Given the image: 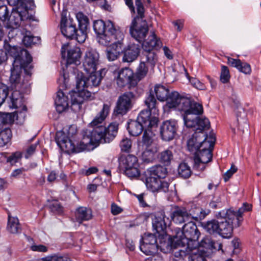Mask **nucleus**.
Wrapping results in <instances>:
<instances>
[{"instance_id":"obj_60","label":"nucleus","mask_w":261,"mask_h":261,"mask_svg":"<svg viewBox=\"0 0 261 261\" xmlns=\"http://www.w3.org/2000/svg\"><path fill=\"white\" fill-rule=\"evenodd\" d=\"M10 5L16 7H24L25 4H28L27 0H7Z\"/></svg>"},{"instance_id":"obj_13","label":"nucleus","mask_w":261,"mask_h":261,"mask_svg":"<svg viewBox=\"0 0 261 261\" xmlns=\"http://www.w3.org/2000/svg\"><path fill=\"white\" fill-rule=\"evenodd\" d=\"M119 161L120 167L124 169V173L127 177L134 178L139 176V165L136 156L132 154L122 155Z\"/></svg>"},{"instance_id":"obj_36","label":"nucleus","mask_w":261,"mask_h":261,"mask_svg":"<svg viewBox=\"0 0 261 261\" xmlns=\"http://www.w3.org/2000/svg\"><path fill=\"white\" fill-rule=\"evenodd\" d=\"M195 122L193 125L189 128H195L196 132H203L204 129L208 128L210 125L209 120L206 118H199L198 116L193 119Z\"/></svg>"},{"instance_id":"obj_21","label":"nucleus","mask_w":261,"mask_h":261,"mask_svg":"<svg viewBox=\"0 0 261 261\" xmlns=\"http://www.w3.org/2000/svg\"><path fill=\"white\" fill-rule=\"evenodd\" d=\"M56 141L62 150H64L68 152H76L75 145L64 132L59 131L57 132Z\"/></svg>"},{"instance_id":"obj_6","label":"nucleus","mask_w":261,"mask_h":261,"mask_svg":"<svg viewBox=\"0 0 261 261\" xmlns=\"http://www.w3.org/2000/svg\"><path fill=\"white\" fill-rule=\"evenodd\" d=\"M110 111V105L104 104L99 115V144L110 143L116 137L118 129V125L112 123L108 126L100 125L101 121L103 120Z\"/></svg>"},{"instance_id":"obj_1","label":"nucleus","mask_w":261,"mask_h":261,"mask_svg":"<svg viewBox=\"0 0 261 261\" xmlns=\"http://www.w3.org/2000/svg\"><path fill=\"white\" fill-rule=\"evenodd\" d=\"M98 65V56L96 53L92 50L87 51L84 57L83 67L85 71L89 74L88 78H86L83 72L78 70L75 72L76 87L79 92L74 93L72 96V100L73 103H80L82 102L85 98L91 96V92L86 90V88L92 89L98 86V80L97 77V67ZM91 92L94 93V91Z\"/></svg>"},{"instance_id":"obj_29","label":"nucleus","mask_w":261,"mask_h":261,"mask_svg":"<svg viewBox=\"0 0 261 261\" xmlns=\"http://www.w3.org/2000/svg\"><path fill=\"white\" fill-rule=\"evenodd\" d=\"M141 61L148 66L150 71L153 72L154 67L158 62V57L153 50H144Z\"/></svg>"},{"instance_id":"obj_10","label":"nucleus","mask_w":261,"mask_h":261,"mask_svg":"<svg viewBox=\"0 0 261 261\" xmlns=\"http://www.w3.org/2000/svg\"><path fill=\"white\" fill-rule=\"evenodd\" d=\"M20 60L16 59V60L13 63V67L11 69L9 82L11 84V87L13 89H22L27 87V84H25L21 81V74L22 69H24L27 74L31 75L32 73L31 70L33 69V66L31 64H20Z\"/></svg>"},{"instance_id":"obj_2","label":"nucleus","mask_w":261,"mask_h":261,"mask_svg":"<svg viewBox=\"0 0 261 261\" xmlns=\"http://www.w3.org/2000/svg\"><path fill=\"white\" fill-rule=\"evenodd\" d=\"M124 35L119 29H116L110 21H104L99 19V44L108 46L114 41L106 50V56L109 61L118 59L122 51Z\"/></svg>"},{"instance_id":"obj_7","label":"nucleus","mask_w":261,"mask_h":261,"mask_svg":"<svg viewBox=\"0 0 261 261\" xmlns=\"http://www.w3.org/2000/svg\"><path fill=\"white\" fill-rule=\"evenodd\" d=\"M28 4H25L24 7H16L13 9L11 15L8 17V27L12 29L8 33V37L10 42L11 43V37L15 32V29H17L20 25L21 22L29 18L28 10L32 9L34 7V2L33 0H27Z\"/></svg>"},{"instance_id":"obj_62","label":"nucleus","mask_w":261,"mask_h":261,"mask_svg":"<svg viewBox=\"0 0 261 261\" xmlns=\"http://www.w3.org/2000/svg\"><path fill=\"white\" fill-rule=\"evenodd\" d=\"M38 40V38L26 35L24 36L23 39V41L24 44L27 46H30L32 44H34L36 43V40Z\"/></svg>"},{"instance_id":"obj_14","label":"nucleus","mask_w":261,"mask_h":261,"mask_svg":"<svg viewBox=\"0 0 261 261\" xmlns=\"http://www.w3.org/2000/svg\"><path fill=\"white\" fill-rule=\"evenodd\" d=\"M4 47L7 54L8 53L13 57V62L16 59H18L20 61V64L31 63L32 58L26 49L18 47L12 43H8L7 41H5Z\"/></svg>"},{"instance_id":"obj_50","label":"nucleus","mask_w":261,"mask_h":261,"mask_svg":"<svg viewBox=\"0 0 261 261\" xmlns=\"http://www.w3.org/2000/svg\"><path fill=\"white\" fill-rule=\"evenodd\" d=\"M133 74L132 71L128 68L122 69L118 72V75L120 77H122L123 80H124V81H127L128 82H130Z\"/></svg>"},{"instance_id":"obj_26","label":"nucleus","mask_w":261,"mask_h":261,"mask_svg":"<svg viewBox=\"0 0 261 261\" xmlns=\"http://www.w3.org/2000/svg\"><path fill=\"white\" fill-rule=\"evenodd\" d=\"M142 46L144 50H153L154 48H160L162 42L154 32H151L147 39L142 42Z\"/></svg>"},{"instance_id":"obj_33","label":"nucleus","mask_w":261,"mask_h":261,"mask_svg":"<svg viewBox=\"0 0 261 261\" xmlns=\"http://www.w3.org/2000/svg\"><path fill=\"white\" fill-rule=\"evenodd\" d=\"M150 175L156 177L160 179L165 178L168 174L167 169L164 166L158 165L152 166L146 171Z\"/></svg>"},{"instance_id":"obj_38","label":"nucleus","mask_w":261,"mask_h":261,"mask_svg":"<svg viewBox=\"0 0 261 261\" xmlns=\"http://www.w3.org/2000/svg\"><path fill=\"white\" fill-rule=\"evenodd\" d=\"M158 99L161 101H164L167 98L170 94L169 90L163 85H156L154 88V92Z\"/></svg>"},{"instance_id":"obj_42","label":"nucleus","mask_w":261,"mask_h":261,"mask_svg":"<svg viewBox=\"0 0 261 261\" xmlns=\"http://www.w3.org/2000/svg\"><path fill=\"white\" fill-rule=\"evenodd\" d=\"M159 159L160 162L164 165H169L173 159V153L169 149L164 150L160 153Z\"/></svg>"},{"instance_id":"obj_28","label":"nucleus","mask_w":261,"mask_h":261,"mask_svg":"<svg viewBox=\"0 0 261 261\" xmlns=\"http://www.w3.org/2000/svg\"><path fill=\"white\" fill-rule=\"evenodd\" d=\"M170 217L171 221L172 220L176 224H180L190 220L188 211L185 207H177L171 214Z\"/></svg>"},{"instance_id":"obj_34","label":"nucleus","mask_w":261,"mask_h":261,"mask_svg":"<svg viewBox=\"0 0 261 261\" xmlns=\"http://www.w3.org/2000/svg\"><path fill=\"white\" fill-rule=\"evenodd\" d=\"M150 129H145L144 132L142 137L143 146L145 148L158 147L157 143L154 139V135Z\"/></svg>"},{"instance_id":"obj_25","label":"nucleus","mask_w":261,"mask_h":261,"mask_svg":"<svg viewBox=\"0 0 261 261\" xmlns=\"http://www.w3.org/2000/svg\"><path fill=\"white\" fill-rule=\"evenodd\" d=\"M60 25L61 32L64 36L69 38H73L75 36L76 29L75 25L72 23V20L62 17Z\"/></svg>"},{"instance_id":"obj_31","label":"nucleus","mask_w":261,"mask_h":261,"mask_svg":"<svg viewBox=\"0 0 261 261\" xmlns=\"http://www.w3.org/2000/svg\"><path fill=\"white\" fill-rule=\"evenodd\" d=\"M55 105L57 111L59 113L64 112L69 108L68 98L61 90L58 91L57 93Z\"/></svg>"},{"instance_id":"obj_9","label":"nucleus","mask_w":261,"mask_h":261,"mask_svg":"<svg viewBox=\"0 0 261 261\" xmlns=\"http://www.w3.org/2000/svg\"><path fill=\"white\" fill-rule=\"evenodd\" d=\"M98 117L96 116L84 132L83 138L79 144L81 151L93 150L98 146Z\"/></svg>"},{"instance_id":"obj_61","label":"nucleus","mask_w":261,"mask_h":261,"mask_svg":"<svg viewBox=\"0 0 261 261\" xmlns=\"http://www.w3.org/2000/svg\"><path fill=\"white\" fill-rule=\"evenodd\" d=\"M188 253V251H185L182 249H178L175 252V256L177 258L174 259V261H184V257Z\"/></svg>"},{"instance_id":"obj_44","label":"nucleus","mask_w":261,"mask_h":261,"mask_svg":"<svg viewBox=\"0 0 261 261\" xmlns=\"http://www.w3.org/2000/svg\"><path fill=\"white\" fill-rule=\"evenodd\" d=\"M179 175L184 178H188L191 175L192 171L189 166L186 163H181L178 168Z\"/></svg>"},{"instance_id":"obj_39","label":"nucleus","mask_w":261,"mask_h":261,"mask_svg":"<svg viewBox=\"0 0 261 261\" xmlns=\"http://www.w3.org/2000/svg\"><path fill=\"white\" fill-rule=\"evenodd\" d=\"M252 205L247 203H244L243 206L240 207L237 212L234 211L237 219V223L234 224V227H239L242 221V216L243 214L245 212L251 211Z\"/></svg>"},{"instance_id":"obj_35","label":"nucleus","mask_w":261,"mask_h":261,"mask_svg":"<svg viewBox=\"0 0 261 261\" xmlns=\"http://www.w3.org/2000/svg\"><path fill=\"white\" fill-rule=\"evenodd\" d=\"M209 213L208 210H205L200 207H195L188 211V215L190 220H198L204 219Z\"/></svg>"},{"instance_id":"obj_16","label":"nucleus","mask_w":261,"mask_h":261,"mask_svg":"<svg viewBox=\"0 0 261 261\" xmlns=\"http://www.w3.org/2000/svg\"><path fill=\"white\" fill-rule=\"evenodd\" d=\"M147 188L152 192H167L169 190V184L156 177L150 175L145 172V181Z\"/></svg>"},{"instance_id":"obj_45","label":"nucleus","mask_w":261,"mask_h":261,"mask_svg":"<svg viewBox=\"0 0 261 261\" xmlns=\"http://www.w3.org/2000/svg\"><path fill=\"white\" fill-rule=\"evenodd\" d=\"M149 71H150V68L148 66L141 61L136 73L137 78L139 81L142 80L146 76Z\"/></svg>"},{"instance_id":"obj_47","label":"nucleus","mask_w":261,"mask_h":261,"mask_svg":"<svg viewBox=\"0 0 261 261\" xmlns=\"http://www.w3.org/2000/svg\"><path fill=\"white\" fill-rule=\"evenodd\" d=\"M48 202L47 206L52 213L56 214L62 213L63 207L58 200H53Z\"/></svg>"},{"instance_id":"obj_5","label":"nucleus","mask_w":261,"mask_h":261,"mask_svg":"<svg viewBox=\"0 0 261 261\" xmlns=\"http://www.w3.org/2000/svg\"><path fill=\"white\" fill-rule=\"evenodd\" d=\"M158 121L156 117H150L148 111L143 110L139 113L136 120H131L128 122L127 129L130 135L138 136L144 129L145 130L156 126Z\"/></svg>"},{"instance_id":"obj_54","label":"nucleus","mask_w":261,"mask_h":261,"mask_svg":"<svg viewBox=\"0 0 261 261\" xmlns=\"http://www.w3.org/2000/svg\"><path fill=\"white\" fill-rule=\"evenodd\" d=\"M230 79L229 71L228 67L225 66H222L220 75V80L223 83H227Z\"/></svg>"},{"instance_id":"obj_22","label":"nucleus","mask_w":261,"mask_h":261,"mask_svg":"<svg viewBox=\"0 0 261 261\" xmlns=\"http://www.w3.org/2000/svg\"><path fill=\"white\" fill-rule=\"evenodd\" d=\"M177 127V122L174 120L164 122L160 127L162 139L165 141L172 140L176 134Z\"/></svg>"},{"instance_id":"obj_43","label":"nucleus","mask_w":261,"mask_h":261,"mask_svg":"<svg viewBox=\"0 0 261 261\" xmlns=\"http://www.w3.org/2000/svg\"><path fill=\"white\" fill-rule=\"evenodd\" d=\"M201 246L205 248L210 249H217L218 250L222 249V245L218 242H215L211 239L206 238L202 240L200 242Z\"/></svg>"},{"instance_id":"obj_8","label":"nucleus","mask_w":261,"mask_h":261,"mask_svg":"<svg viewBox=\"0 0 261 261\" xmlns=\"http://www.w3.org/2000/svg\"><path fill=\"white\" fill-rule=\"evenodd\" d=\"M138 15L133 20L130 26L129 32L131 36L137 41L141 43L145 39L148 32L147 22L144 21L142 24H139L136 20L139 18L142 19L144 17V8L141 0H135Z\"/></svg>"},{"instance_id":"obj_63","label":"nucleus","mask_w":261,"mask_h":261,"mask_svg":"<svg viewBox=\"0 0 261 261\" xmlns=\"http://www.w3.org/2000/svg\"><path fill=\"white\" fill-rule=\"evenodd\" d=\"M237 171V168L234 166L231 165L230 169L227 170L223 175V178L225 182L227 181L230 177Z\"/></svg>"},{"instance_id":"obj_64","label":"nucleus","mask_w":261,"mask_h":261,"mask_svg":"<svg viewBox=\"0 0 261 261\" xmlns=\"http://www.w3.org/2000/svg\"><path fill=\"white\" fill-rule=\"evenodd\" d=\"M241 60L239 59H235L230 57L227 58V64L237 69L241 65Z\"/></svg>"},{"instance_id":"obj_4","label":"nucleus","mask_w":261,"mask_h":261,"mask_svg":"<svg viewBox=\"0 0 261 261\" xmlns=\"http://www.w3.org/2000/svg\"><path fill=\"white\" fill-rule=\"evenodd\" d=\"M216 141L215 135L210 133L208 142H204L201 144V148L195 152L193 157V168L198 171H203L206 165L212 159V150Z\"/></svg>"},{"instance_id":"obj_51","label":"nucleus","mask_w":261,"mask_h":261,"mask_svg":"<svg viewBox=\"0 0 261 261\" xmlns=\"http://www.w3.org/2000/svg\"><path fill=\"white\" fill-rule=\"evenodd\" d=\"M9 94L8 87L3 84H0V107L5 101Z\"/></svg>"},{"instance_id":"obj_15","label":"nucleus","mask_w":261,"mask_h":261,"mask_svg":"<svg viewBox=\"0 0 261 261\" xmlns=\"http://www.w3.org/2000/svg\"><path fill=\"white\" fill-rule=\"evenodd\" d=\"M134 94L132 92H126L120 96L117 102L114 112L116 115H124L133 106Z\"/></svg>"},{"instance_id":"obj_57","label":"nucleus","mask_w":261,"mask_h":261,"mask_svg":"<svg viewBox=\"0 0 261 261\" xmlns=\"http://www.w3.org/2000/svg\"><path fill=\"white\" fill-rule=\"evenodd\" d=\"M39 144V142H37L34 144H31L26 149L25 153L24 154V157L26 159H28L35 152L36 148Z\"/></svg>"},{"instance_id":"obj_17","label":"nucleus","mask_w":261,"mask_h":261,"mask_svg":"<svg viewBox=\"0 0 261 261\" xmlns=\"http://www.w3.org/2000/svg\"><path fill=\"white\" fill-rule=\"evenodd\" d=\"M61 54L63 58H66L67 64H74L75 65L80 64L81 51L79 47H73L69 48L68 43L65 44L62 46Z\"/></svg>"},{"instance_id":"obj_37","label":"nucleus","mask_w":261,"mask_h":261,"mask_svg":"<svg viewBox=\"0 0 261 261\" xmlns=\"http://www.w3.org/2000/svg\"><path fill=\"white\" fill-rule=\"evenodd\" d=\"M203 229L210 234H219V221L215 219L201 223Z\"/></svg>"},{"instance_id":"obj_11","label":"nucleus","mask_w":261,"mask_h":261,"mask_svg":"<svg viewBox=\"0 0 261 261\" xmlns=\"http://www.w3.org/2000/svg\"><path fill=\"white\" fill-rule=\"evenodd\" d=\"M215 217L219 222V234L223 238H229L233 231V221L236 218L234 211L231 209L223 210L217 212Z\"/></svg>"},{"instance_id":"obj_46","label":"nucleus","mask_w":261,"mask_h":261,"mask_svg":"<svg viewBox=\"0 0 261 261\" xmlns=\"http://www.w3.org/2000/svg\"><path fill=\"white\" fill-rule=\"evenodd\" d=\"M11 130L9 128H5L0 132V147L7 144L11 138Z\"/></svg>"},{"instance_id":"obj_19","label":"nucleus","mask_w":261,"mask_h":261,"mask_svg":"<svg viewBox=\"0 0 261 261\" xmlns=\"http://www.w3.org/2000/svg\"><path fill=\"white\" fill-rule=\"evenodd\" d=\"M208 137L203 132H195L187 142L189 151L194 153L200 149L202 143L208 142Z\"/></svg>"},{"instance_id":"obj_53","label":"nucleus","mask_w":261,"mask_h":261,"mask_svg":"<svg viewBox=\"0 0 261 261\" xmlns=\"http://www.w3.org/2000/svg\"><path fill=\"white\" fill-rule=\"evenodd\" d=\"M0 2V19L3 21L7 20L9 16V12L7 6Z\"/></svg>"},{"instance_id":"obj_56","label":"nucleus","mask_w":261,"mask_h":261,"mask_svg":"<svg viewBox=\"0 0 261 261\" xmlns=\"http://www.w3.org/2000/svg\"><path fill=\"white\" fill-rule=\"evenodd\" d=\"M189 81L194 87L198 90H203L206 88L205 85L196 78H190Z\"/></svg>"},{"instance_id":"obj_58","label":"nucleus","mask_w":261,"mask_h":261,"mask_svg":"<svg viewBox=\"0 0 261 261\" xmlns=\"http://www.w3.org/2000/svg\"><path fill=\"white\" fill-rule=\"evenodd\" d=\"M21 153L20 152H16L7 158V162L13 165L18 162L21 158Z\"/></svg>"},{"instance_id":"obj_48","label":"nucleus","mask_w":261,"mask_h":261,"mask_svg":"<svg viewBox=\"0 0 261 261\" xmlns=\"http://www.w3.org/2000/svg\"><path fill=\"white\" fill-rule=\"evenodd\" d=\"M202 252L203 251L200 249H195V251L189 256V261H207Z\"/></svg>"},{"instance_id":"obj_55","label":"nucleus","mask_w":261,"mask_h":261,"mask_svg":"<svg viewBox=\"0 0 261 261\" xmlns=\"http://www.w3.org/2000/svg\"><path fill=\"white\" fill-rule=\"evenodd\" d=\"M120 147L122 151H129L132 147L131 140L127 138L122 139L120 142Z\"/></svg>"},{"instance_id":"obj_59","label":"nucleus","mask_w":261,"mask_h":261,"mask_svg":"<svg viewBox=\"0 0 261 261\" xmlns=\"http://www.w3.org/2000/svg\"><path fill=\"white\" fill-rule=\"evenodd\" d=\"M238 69L241 72L245 74H250L251 71L250 66L247 63H242L241 62V65L238 68Z\"/></svg>"},{"instance_id":"obj_18","label":"nucleus","mask_w":261,"mask_h":261,"mask_svg":"<svg viewBox=\"0 0 261 261\" xmlns=\"http://www.w3.org/2000/svg\"><path fill=\"white\" fill-rule=\"evenodd\" d=\"M156 237L151 233L144 234L140 241V250L146 255H151L157 251Z\"/></svg>"},{"instance_id":"obj_24","label":"nucleus","mask_w":261,"mask_h":261,"mask_svg":"<svg viewBox=\"0 0 261 261\" xmlns=\"http://www.w3.org/2000/svg\"><path fill=\"white\" fill-rule=\"evenodd\" d=\"M140 51V45L136 44L128 45L123 50L122 60L124 62H132L138 58Z\"/></svg>"},{"instance_id":"obj_40","label":"nucleus","mask_w":261,"mask_h":261,"mask_svg":"<svg viewBox=\"0 0 261 261\" xmlns=\"http://www.w3.org/2000/svg\"><path fill=\"white\" fill-rule=\"evenodd\" d=\"M7 229L12 233L19 232L20 227L18 219L17 218L9 216Z\"/></svg>"},{"instance_id":"obj_30","label":"nucleus","mask_w":261,"mask_h":261,"mask_svg":"<svg viewBox=\"0 0 261 261\" xmlns=\"http://www.w3.org/2000/svg\"><path fill=\"white\" fill-rule=\"evenodd\" d=\"M145 103L150 113V117H156L159 115L158 102L154 96V93L150 91L146 97Z\"/></svg>"},{"instance_id":"obj_23","label":"nucleus","mask_w":261,"mask_h":261,"mask_svg":"<svg viewBox=\"0 0 261 261\" xmlns=\"http://www.w3.org/2000/svg\"><path fill=\"white\" fill-rule=\"evenodd\" d=\"M171 223V219L167 217L164 212L161 211L156 214L152 221V227L156 232H164L167 226Z\"/></svg>"},{"instance_id":"obj_49","label":"nucleus","mask_w":261,"mask_h":261,"mask_svg":"<svg viewBox=\"0 0 261 261\" xmlns=\"http://www.w3.org/2000/svg\"><path fill=\"white\" fill-rule=\"evenodd\" d=\"M76 18L79 22V28H82V29H87L89 19L86 15L83 13L79 12L76 13Z\"/></svg>"},{"instance_id":"obj_41","label":"nucleus","mask_w":261,"mask_h":261,"mask_svg":"<svg viewBox=\"0 0 261 261\" xmlns=\"http://www.w3.org/2000/svg\"><path fill=\"white\" fill-rule=\"evenodd\" d=\"M158 147L145 148L144 151L142 154L143 161L150 162L154 159L155 153L158 151Z\"/></svg>"},{"instance_id":"obj_12","label":"nucleus","mask_w":261,"mask_h":261,"mask_svg":"<svg viewBox=\"0 0 261 261\" xmlns=\"http://www.w3.org/2000/svg\"><path fill=\"white\" fill-rule=\"evenodd\" d=\"M183 106L181 107L184 124L186 127H191L195 124L193 119L203 113V106L201 103L187 98L182 100Z\"/></svg>"},{"instance_id":"obj_20","label":"nucleus","mask_w":261,"mask_h":261,"mask_svg":"<svg viewBox=\"0 0 261 261\" xmlns=\"http://www.w3.org/2000/svg\"><path fill=\"white\" fill-rule=\"evenodd\" d=\"M10 97L9 107L11 108L18 109L17 113L27 111V107L24 105V99L22 94L24 89H14Z\"/></svg>"},{"instance_id":"obj_52","label":"nucleus","mask_w":261,"mask_h":261,"mask_svg":"<svg viewBox=\"0 0 261 261\" xmlns=\"http://www.w3.org/2000/svg\"><path fill=\"white\" fill-rule=\"evenodd\" d=\"M87 29H82V28H79V30H77L75 35L76 40L79 43H83L87 38Z\"/></svg>"},{"instance_id":"obj_27","label":"nucleus","mask_w":261,"mask_h":261,"mask_svg":"<svg viewBox=\"0 0 261 261\" xmlns=\"http://www.w3.org/2000/svg\"><path fill=\"white\" fill-rule=\"evenodd\" d=\"M187 97L181 96L176 91L170 93L165 101H167V106L169 108H175L178 111H181V107L183 106L182 100Z\"/></svg>"},{"instance_id":"obj_3","label":"nucleus","mask_w":261,"mask_h":261,"mask_svg":"<svg viewBox=\"0 0 261 261\" xmlns=\"http://www.w3.org/2000/svg\"><path fill=\"white\" fill-rule=\"evenodd\" d=\"M200 235V232L195 223L190 220L185 224L182 227V231L177 232L171 242V246L172 247L176 248L180 246L184 247L185 245H187V248L189 251H192L189 247L190 243L192 242L196 243Z\"/></svg>"},{"instance_id":"obj_32","label":"nucleus","mask_w":261,"mask_h":261,"mask_svg":"<svg viewBox=\"0 0 261 261\" xmlns=\"http://www.w3.org/2000/svg\"><path fill=\"white\" fill-rule=\"evenodd\" d=\"M75 217L76 221L79 223L89 220L92 217L91 210L86 207L80 206L76 210Z\"/></svg>"}]
</instances>
